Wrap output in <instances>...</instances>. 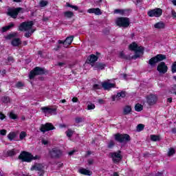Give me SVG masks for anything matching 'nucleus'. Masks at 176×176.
<instances>
[{
	"instance_id": "obj_1",
	"label": "nucleus",
	"mask_w": 176,
	"mask_h": 176,
	"mask_svg": "<svg viewBox=\"0 0 176 176\" xmlns=\"http://www.w3.org/2000/svg\"><path fill=\"white\" fill-rule=\"evenodd\" d=\"M19 160H22V162H26L27 163H30L32 160H36L39 159L38 155H36L34 157L31 153H28L26 151H23L19 156Z\"/></svg>"
},
{
	"instance_id": "obj_2",
	"label": "nucleus",
	"mask_w": 176,
	"mask_h": 176,
	"mask_svg": "<svg viewBox=\"0 0 176 176\" xmlns=\"http://www.w3.org/2000/svg\"><path fill=\"white\" fill-rule=\"evenodd\" d=\"M129 50L135 52V55L131 57V58L133 60H136V58L141 56L140 53H144V47L142 46L139 47L135 43H132L129 45Z\"/></svg>"
},
{
	"instance_id": "obj_3",
	"label": "nucleus",
	"mask_w": 176,
	"mask_h": 176,
	"mask_svg": "<svg viewBox=\"0 0 176 176\" xmlns=\"http://www.w3.org/2000/svg\"><path fill=\"white\" fill-rule=\"evenodd\" d=\"M116 24L118 27L127 28L130 25V19L127 17H118L116 19Z\"/></svg>"
},
{
	"instance_id": "obj_4",
	"label": "nucleus",
	"mask_w": 176,
	"mask_h": 176,
	"mask_svg": "<svg viewBox=\"0 0 176 176\" xmlns=\"http://www.w3.org/2000/svg\"><path fill=\"white\" fill-rule=\"evenodd\" d=\"M115 140L117 141V142H129V141H131V138H130V135L129 134H120V133H116L115 135Z\"/></svg>"
},
{
	"instance_id": "obj_5",
	"label": "nucleus",
	"mask_w": 176,
	"mask_h": 176,
	"mask_svg": "<svg viewBox=\"0 0 176 176\" xmlns=\"http://www.w3.org/2000/svg\"><path fill=\"white\" fill-rule=\"evenodd\" d=\"M32 25H34V22L32 21L23 22L19 25V31H31L32 29Z\"/></svg>"
},
{
	"instance_id": "obj_6",
	"label": "nucleus",
	"mask_w": 176,
	"mask_h": 176,
	"mask_svg": "<svg viewBox=\"0 0 176 176\" xmlns=\"http://www.w3.org/2000/svg\"><path fill=\"white\" fill-rule=\"evenodd\" d=\"M45 74V69L40 67H36L29 74L30 79H34L37 75Z\"/></svg>"
},
{
	"instance_id": "obj_7",
	"label": "nucleus",
	"mask_w": 176,
	"mask_h": 176,
	"mask_svg": "<svg viewBox=\"0 0 176 176\" xmlns=\"http://www.w3.org/2000/svg\"><path fill=\"white\" fill-rule=\"evenodd\" d=\"M163 60H166V55L157 54V56L151 58L148 60V64L151 66H153L157 64V63H160V61H163Z\"/></svg>"
},
{
	"instance_id": "obj_8",
	"label": "nucleus",
	"mask_w": 176,
	"mask_h": 176,
	"mask_svg": "<svg viewBox=\"0 0 176 176\" xmlns=\"http://www.w3.org/2000/svg\"><path fill=\"white\" fill-rule=\"evenodd\" d=\"M23 9L22 8H9L8 9L7 15L10 16V17H12V19H17V16L19 15V13H20V11Z\"/></svg>"
},
{
	"instance_id": "obj_9",
	"label": "nucleus",
	"mask_w": 176,
	"mask_h": 176,
	"mask_svg": "<svg viewBox=\"0 0 176 176\" xmlns=\"http://www.w3.org/2000/svg\"><path fill=\"white\" fill-rule=\"evenodd\" d=\"M50 155L52 159H58L63 156V151L57 148H54L50 151Z\"/></svg>"
},
{
	"instance_id": "obj_10",
	"label": "nucleus",
	"mask_w": 176,
	"mask_h": 176,
	"mask_svg": "<svg viewBox=\"0 0 176 176\" xmlns=\"http://www.w3.org/2000/svg\"><path fill=\"white\" fill-rule=\"evenodd\" d=\"M52 130H56V127L53 126V124L50 122H47L45 124H41L40 127V131L41 133H46V131H50Z\"/></svg>"
},
{
	"instance_id": "obj_11",
	"label": "nucleus",
	"mask_w": 176,
	"mask_h": 176,
	"mask_svg": "<svg viewBox=\"0 0 176 176\" xmlns=\"http://www.w3.org/2000/svg\"><path fill=\"white\" fill-rule=\"evenodd\" d=\"M31 171H38V175H43L45 174V167L41 164H35L30 168Z\"/></svg>"
},
{
	"instance_id": "obj_12",
	"label": "nucleus",
	"mask_w": 176,
	"mask_h": 176,
	"mask_svg": "<svg viewBox=\"0 0 176 176\" xmlns=\"http://www.w3.org/2000/svg\"><path fill=\"white\" fill-rule=\"evenodd\" d=\"M111 155L113 163L118 164L123 159V157L122 156V151H120L111 153Z\"/></svg>"
},
{
	"instance_id": "obj_13",
	"label": "nucleus",
	"mask_w": 176,
	"mask_h": 176,
	"mask_svg": "<svg viewBox=\"0 0 176 176\" xmlns=\"http://www.w3.org/2000/svg\"><path fill=\"white\" fill-rule=\"evenodd\" d=\"M162 13L163 10L161 8H155L148 11L147 14L149 17H160Z\"/></svg>"
},
{
	"instance_id": "obj_14",
	"label": "nucleus",
	"mask_w": 176,
	"mask_h": 176,
	"mask_svg": "<svg viewBox=\"0 0 176 176\" xmlns=\"http://www.w3.org/2000/svg\"><path fill=\"white\" fill-rule=\"evenodd\" d=\"M146 100L148 105H155L157 101V96L154 94H150L146 97Z\"/></svg>"
},
{
	"instance_id": "obj_15",
	"label": "nucleus",
	"mask_w": 176,
	"mask_h": 176,
	"mask_svg": "<svg viewBox=\"0 0 176 176\" xmlns=\"http://www.w3.org/2000/svg\"><path fill=\"white\" fill-rule=\"evenodd\" d=\"M168 69V67L167 65H166V63L161 62L157 67V71H159L160 74H166L167 72V70Z\"/></svg>"
},
{
	"instance_id": "obj_16",
	"label": "nucleus",
	"mask_w": 176,
	"mask_h": 176,
	"mask_svg": "<svg viewBox=\"0 0 176 176\" xmlns=\"http://www.w3.org/2000/svg\"><path fill=\"white\" fill-rule=\"evenodd\" d=\"M41 111L43 112V113H45L46 115V113H50V115H56V112L57 111L56 109H54V108H50L49 107H41Z\"/></svg>"
},
{
	"instance_id": "obj_17",
	"label": "nucleus",
	"mask_w": 176,
	"mask_h": 176,
	"mask_svg": "<svg viewBox=\"0 0 176 176\" xmlns=\"http://www.w3.org/2000/svg\"><path fill=\"white\" fill-rule=\"evenodd\" d=\"M126 97V92L122 91L118 93L116 95L112 96V101H119L121 98H124Z\"/></svg>"
},
{
	"instance_id": "obj_18",
	"label": "nucleus",
	"mask_w": 176,
	"mask_h": 176,
	"mask_svg": "<svg viewBox=\"0 0 176 176\" xmlns=\"http://www.w3.org/2000/svg\"><path fill=\"white\" fill-rule=\"evenodd\" d=\"M115 86H116L115 83H111L109 82V80L102 83V87L104 90H109L110 89L115 87Z\"/></svg>"
},
{
	"instance_id": "obj_19",
	"label": "nucleus",
	"mask_w": 176,
	"mask_h": 176,
	"mask_svg": "<svg viewBox=\"0 0 176 176\" xmlns=\"http://www.w3.org/2000/svg\"><path fill=\"white\" fill-rule=\"evenodd\" d=\"M88 13H94L96 16H100V14H102L101 10L100 8H90L87 10Z\"/></svg>"
},
{
	"instance_id": "obj_20",
	"label": "nucleus",
	"mask_w": 176,
	"mask_h": 176,
	"mask_svg": "<svg viewBox=\"0 0 176 176\" xmlns=\"http://www.w3.org/2000/svg\"><path fill=\"white\" fill-rule=\"evenodd\" d=\"M11 45L15 47H17L21 45V40L19 38H15L11 41Z\"/></svg>"
},
{
	"instance_id": "obj_21",
	"label": "nucleus",
	"mask_w": 176,
	"mask_h": 176,
	"mask_svg": "<svg viewBox=\"0 0 176 176\" xmlns=\"http://www.w3.org/2000/svg\"><path fill=\"white\" fill-rule=\"evenodd\" d=\"M14 27V23L11 22L8 25L4 26L1 28V32H6V31H9L11 28Z\"/></svg>"
},
{
	"instance_id": "obj_22",
	"label": "nucleus",
	"mask_w": 176,
	"mask_h": 176,
	"mask_svg": "<svg viewBox=\"0 0 176 176\" xmlns=\"http://www.w3.org/2000/svg\"><path fill=\"white\" fill-rule=\"evenodd\" d=\"M78 172L83 175H91V171L85 168H80Z\"/></svg>"
},
{
	"instance_id": "obj_23",
	"label": "nucleus",
	"mask_w": 176,
	"mask_h": 176,
	"mask_svg": "<svg viewBox=\"0 0 176 176\" xmlns=\"http://www.w3.org/2000/svg\"><path fill=\"white\" fill-rule=\"evenodd\" d=\"M89 61L91 63V64H94L98 60V57L94 54H91L89 56L88 58Z\"/></svg>"
},
{
	"instance_id": "obj_24",
	"label": "nucleus",
	"mask_w": 176,
	"mask_h": 176,
	"mask_svg": "<svg viewBox=\"0 0 176 176\" xmlns=\"http://www.w3.org/2000/svg\"><path fill=\"white\" fill-rule=\"evenodd\" d=\"M17 36H19V33L14 32L12 33H10V34L7 35L6 36V39H13V38H17Z\"/></svg>"
},
{
	"instance_id": "obj_25",
	"label": "nucleus",
	"mask_w": 176,
	"mask_h": 176,
	"mask_svg": "<svg viewBox=\"0 0 176 176\" xmlns=\"http://www.w3.org/2000/svg\"><path fill=\"white\" fill-rule=\"evenodd\" d=\"M74 41V36H70L69 37H67L66 39L65 40V43L66 44L67 47L72 43V41Z\"/></svg>"
},
{
	"instance_id": "obj_26",
	"label": "nucleus",
	"mask_w": 176,
	"mask_h": 176,
	"mask_svg": "<svg viewBox=\"0 0 176 176\" xmlns=\"http://www.w3.org/2000/svg\"><path fill=\"white\" fill-rule=\"evenodd\" d=\"M105 64L104 63H96L94 67V69H104L105 68Z\"/></svg>"
},
{
	"instance_id": "obj_27",
	"label": "nucleus",
	"mask_w": 176,
	"mask_h": 176,
	"mask_svg": "<svg viewBox=\"0 0 176 176\" xmlns=\"http://www.w3.org/2000/svg\"><path fill=\"white\" fill-rule=\"evenodd\" d=\"M131 112V106L126 105L123 109V114L129 115Z\"/></svg>"
},
{
	"instance_id": "obj_28",
	"label": "nucleus",
	"mask_w": 176,
	"mask_h": 176,
	"mask_svg": "<svg viewBox=\"0 0 176 176\" xmlns=\"http://www.w3.org/2000/svg\"><path fill=\"white\" fill-rule=\"evenodd\" d=\"M119 57L120 58H124V60H131L130 56L124 54V52H123V51L119 53Z\"/></svg>"
},
{
	"instance_id": "obj_29",
	"label": "nucleus",
	"mask_w": 176,
	"mask_h": 176,
	"mask_svg": "<svg viewBox=\"0 0 176 176\" xmlns=\"http://www.w3.org/2000/svg\"><path fill=\"white\" fill-rule=\"evenodd\" d=\"M63 14L66 19H71L72 17H74V12L71 11L65 12Z\"/></svg>"
},
{
	"instance_id": "obj_30",
	"label": "nucleus",
	"mask_w": 176,
	"mask_h": 176,
	"mask_svg": "<svg viewBox=\"0 0 176 176\" xmlns=\"http://www.w3.org/2000/svg\"><path fill=\"white\" fill-rule=\"evenodd\" d=\"M150 138L151 141L156 142V141H160V135H151Z\"/></svg>"
},
{
	"instance_id": "obj_31",
	"label": "nucleus",
	"mask_w": 176,
	"mask_h": 176,
	"mask_svg": "<svg viewBox=\"0 0 176 176\" xmlns=\"http://www.w3.org/2000/svg\"><path fill=\"white\" fill-rule=\"evenodd\" d=\"M17 150L12 148V150H9L7 151L8 156H14L16 153H17Z\"/></svg>"
},
{
	"instance_id": "obj_32",
	"label": "nucleus",
	"mask_w": 176,
	"mask_h": 176,
	"mask_svg": "<svg viewBox=\"0 0 176 176\" xmlns=\"http://www.w3.org/2000/svg\"><path fill=\"white\" fill-rule=\"evenodd\" d=\"M155 28H157L160 30L162 28H164V23L163 22H158L154 25Z\"/></svg>"
},
{
	"instance_id": "obj_33",
	"label": "nucleus",
	"mask_w": 176,
	"mask_h": 176,
	"mask_svg": "<svg viewBox=\"0 0 176 176\" xmlns=\"http://www.w3.org/2000/svg\"><path fill=\"white\" fill-rule=\"evenodd\" d=\"M142 109H144V107L141 104L138 103L135 104V110L137 111V112H141Z\"/></svg>"
},
{
	"instance_id": "obj_34",
	"label": "nucleus",
	"mask_w": 176,
	"mask_h": 176,
	"mask_svg": "<svg viewBox=\"0 0 176 176\" xmlns=\"http://www.w3.org/2000/svg\"><path fill=\"white\" fill-rule=\"evenodd\" d=\"M8 138L10 141H13L16 138V133L11 132L8 135Z\"/></svg>"
},
{
	"instance_id": "obj_35",
	"label": "nucleus",
	"mask_w": 176,
	"mask_h": 176,
	"mask_svg": "<svg viewBox=\"0 0 176 176\" xmlns=\"http://www.w3.org/2000/svg\"><path fill=\"white\" fill-rule=\"evenodd\" d=\"M74 131H72V129H69L65 131V134H66L67 137H68V138H71V137H72V135H74Z\"/></svg>"
},
{
	"instance_id": "obj_36",
	"label": "nucleus",
	"mask_w": 176,
	"mask_h": 176,
	"mask_svg": "<svg viewBox=\"0 0 176 176\" xmlns=\"http://www.w3.org/2000/svg\"><path fill=\"white\" fill-rule=\"evenodd\" d=\"M85 121V118L83 117H76L75 118V122L78 124V123H82V122Z\"/></svg>"
},
{
	"instance_id": "obj_37",
	"label": "nucleus",
	"mask_w": 176,
	"mask_h": 176,
	"mask_svg": "<svg viewBox=\"0 0 176 176\" xmlns=\"http://www.w3.org/2000/svg\"><path fill=\"white\" fill-rule=\"evenodd\" d=\"M34 32H35V30H28V32L25 34V36L26 38H30V36H31Z\"/></svg>"
},
{
	"instance_id": "obj_38",
	"label": "nucleus",
	"mask_w": 176,
	"mask_h": 176,
	"mask_svg": "<svg viewBox=\"0 0 176 176\" xmlns=\"http://www.w3.org/2000/svg\"><path fill=\"white\" fill-rule=\"evenodd\" d=\"M1 101L6 104L10 102V98L9 96H4L1 98Z\"/></svg>"
},
{
	"instance_id": "obj_39",
	"label": "nucleus",
	"mask_w": 176,
	"mask_h": 176,
	"mask_svg": "<svg viewBox=\"0 0 176 176\" xmlns=\"http://www.w3.org/2000/svg\"><path fill=\"white\" fill-rule=\"evenodd\" d=\"M47 3H49L47 1L42 0L40 1L39 6L41 8H45V6H47Z\"/></svg>"
},
{
	"instance_id": "obj_40",
	"label": "nucleus",
	"mask_w": 176,
	"mask_h": 176,
	"mask_svg": "<svg viewBox=\"0 0 176 176\" xmlns=\"http://www.w3.org/2000/svg\"><path fill=\"white\" fill-rule=\"evenodd\" d=\"M27 137V133L25 131H21L19 134L20 140H24Z\"/></svg>"
},
{
	"instance_id": "obj_41",
	"label": "nucleus",
	"mask_w": 176,
	"mask_h": 176,
	"mask_svg": "<svg viewBox=\"0 0 176 176\" xmlns=\"http://www.w3.org/2000/svg\"><path fill=\"white\" fill-rule=\"evenodd\" d=\"M15 86L16 87H17V89H21V87H24V82L19 81L18 82H16Z\"/></svg>"
},
{
	"instance_id": "obj_42",
	"label": "nucleus",
	"mask_w": 176,
	"mask_h": 176,
	"mask_svg": "<svg viewBox=\"0 0 176 176\" xmlns=\"http://www.w3.org/2000/svg\"><path fill=\"white\" fill-rule=\"evenodd\" d=\"M114 13H120V14H124L126 13V10L116 9L114 10Z\"/></svg>"
},
{
	"instance_id": "obj_43",
	"label": "nucleus",
	"mask_w": 176,
	"mask_h": 176,
	"mask_svg": "<svg viewBox=\"0 0 176 176\" xmlns=\"http://www.w3.org/2000/svg\"><path fill=\"white\" fill-rule=\"evenodd\" d=\"M145 126L142 124H139L137 126L138 131H142Z\"/></svg>"
},
{
	"instance_id": "obj_44",
	"label": "nucleus",
	"mask_w": 176,
	"mask_h": 176,
	"mask_svg": "<svg viewBox=\"0 0 176 176\" xmlns=\"http://www.w3.org/2000/svg\"><path fill=\"white\" fill-rule=\"evenodd\" d=\"M113 146H115V142L110 140L108 144V148L111 149V148H113Z\"/></svg>"
},
{
	"instance_id": "obj_45",
	"label": "nucleus",
	"mask_w": 176,
	"mask_h": 176,
	"mask_svg": "<svg viewBox=\"0 0 176 176\" xmlns=\"http://www.w3.org/2000/svg\"><path fill=\"white\" fill-rule=\"evenodd\" d=\"M175 153V150L174 148H170L168 152V156H173Z\"/></svg>"
},
{
	"instance_id": "obj_46",
	"label": "nucleus",
	"mask_w": 176,
	"mask_h": 176,
	"mask_svg": "<svg viewBox=\"0 0 176 176\" xmlns=\"http://www.w3.org/2000/svg\"><path fill=\"white\" fill-rule=\"evenodd\" d=\"M9 116H10V119H13V120H14L17 118V115L14 114V113L13 111H11L10 113Z\"/></svg>"
},
{
	"instance_id": "obj_47",
	"label": "nucleus",
	"mask_w": 176,
	"mask_h": 176,
	"mask_svg": "<svg viewBox=\"0 0 176 176\" xmlns=\"http://www.w3.org/2000/svg\"><path fill=\"white\" fill-rule=\"evenodd\" d=\"M94 108H96V105H94V104L91 103L87 105V109L89 111H90V109H94Z\"/></svg>"
},
{
	"instance_id": "obj_48",
	"label": "nucleus",
	"mask_w": 176,
	"mask_h": 176,
	"mask_svg": "<svg viewBox=\"0 0 176 176\" xmlns=\"http://www.w3.org/2000/svg\"><path fill=\"white\" fill-rule=\"evenodd\" d=\"M172 72L173 74L176 72V62H175L172 65Z\"/></svg>"
},
{
	"instance_id": "obj_49",
	"label": "nucleus",
	"mask_w": 176,
	"mask_h": 176,
	"mask_svg": "<svg viewBox=\"0 0 176 176\" xmlns=\"http://www.w3.org/2000/svg\"><path fill=\"white\" fill-rule=\"evenodd\" d=\"M58 43L59 45H63L64 47H67V45L65 44V41H61V40H58Z\"/></svg>"
},
{
	"instance_id": "obj_50",
	"label": "nucleus",
	"mask_w": 176,
	"mask_h": 176,
	"mask_svg": "<svg viewBox=\"0 0 176 176\" xmlns=\"http://www.w3.org/2000/svg\"><path fill=\"white\" fill-rule=\"evenodd\" d=\"M6 118V116L5 114L2 113V112H0V120H3V119Z\"/></svg>"
},
{
	"instance_id": "obj_51",
	"label": "nucleus",
	"mask_w": 176,
	"mask_h": 176,
	"mask_svg": "<svg viewBox=\"0 0 176 176\" xmlns=\"http://www.w3.org/2000/svg\"><path fill=\"white\" fill-rule=\"evenodd\" d=\"M171 14H172L173 19H176V12H175V10H172Z\"/></svg>"
},
{
	"instance_id": "obj_52",
	"label": "nucleus",
	"mask_w": 176,
	"mask_h": 176,
	"mask_svg": "<svg viewBox=\"0 0 176 176\" xmlns=\"http://www.w3.org/2000/svg\"><path fill=\"white\" fill-rule=\"evenodd\" d=\"M6 130L2 129L0 131L1 135H6Z\"/></svg>"
},
{
	"instance_id": "obj_53",
	"label": "nucleus",
	"mask_w": 176,
	"mask_h": 176,
	"mask_svg": "<svg viewBox=\"0 0 176 176\" xmlns=\"http://www.w3.org/2000/svg\"><path fill=\"white\" fill-rule=\"evenodd\" d=\"M94 90H98V89H100V85H97V84H95V85H94Z\"/></svg>"
},
{
	"instance_id": "obj_54",
	"label": "nucleus",
	"mask_w": 176,
	"mask_h": 176,
	"mask_svg": "<svg viewBox=\"0 0 176 176\" xmlns=\"http://www.w3.org/2000/svg\"><path fill=\"white\" fill-rule=\"evenodd\" d=\"M134 3L137 5L138 3H141L142 2V0H133Z\"/></svg>"
},
{
	"instance_id": "obj_55",
	"label": "nucleus",
	"mask_w": 176,
	"mask_h": 176,
	"mask_svg": "<svg viewBox=\"0 0 176 176\" xmlns=\"http://www.w3.org/2000/svg\"><path fill=\"white\" fill-rule=\"evenodd\" d=\"M94 163V160H91V159L88 160V164H89V165H91V164H93Z\"/></svg>"
},
{
	"instance_id": "obj_56",
	"label": "nucleus",
	"mask_w": 176,
	"mask_h": 176,
	"mask_svg": "<svg viewBox=\"0 0 176 176\" xmlns=\"http://www.w3.org/2000/svg\"><path fill=\"white\" fill-rule=\"evenodd\" d=\"M72 101L73 102H78V101H79V100L78 99V98H73L72 99Z\"/></svg>"
},
{
	"instance_id": "obj_57",
	"label": "nucleus",
	"mask_w": 176,
	"mask_h": 176,
	"mask_svg": "<svg viewBox=\"0 0 176 176\" xmlns=\"http://www.w3.org/2000/svg\"><path fill=\"white\" fill-rule=\"evenodd\" d=\"M151 156V153H146L144 154V157H149Z\"/></svg>"
},
{
	"instance_id": "obj_58",
	"label": "nucleus",
	"mask_w": 176,
	"mask_h": 176,
	"mask_svg": "<svg viewBox=\"0 0 176 176\" xmlns=\"http://www.w3.org/2000/svg\"><path fill=\"white\" fill-rule=\"evenodd\" d=\"M61 49V45H57L56 47H55L54 50H56V52L60 50Z\"/></svg>"
},
{
	"instance_id": "obj_59",
	"label": "nucleus",
	"mask_w": 176,
	"mask_h": 176,
	"mask_svg": "<svg viewBox=\"0 0 176 176\" xmlns=\"http://www.w3.org/2000/svg\"><path fill=\"white\" fill-rule=\"evenodd\" d=\"M58 65L59 67H64V65H65V63L60 62V63H58Z\"/></svg>"
},
{
	"instance_id": "obj_60",
	"label": "nucleus",
	"mask_w": 176,
	"mask_h": 176,
	"mask_svg": "<svg viewBox=\"0 0 176 176\" xmlns=\"http://www.w3.org/2000/svg\"><path fill=\"white\" fill-rule=\"evenodd\" d=\"M42 144H43L44 145H47V144H49V142H47V140H43L42 141Z\"/></svg>"
},
{
	"instance_id": "obj_61",
	"label": "nucleus",
	"mask_w": 176,
	"mask_h": 176,
	"mask_svg": "<svg viewBox=\"0 0 176 176\" xmlns=\"http://www.w3.org/2000/svg\"><path fill=\"white\" fill-rule=\"evenodd\" d=\"M72 9H74V10H78V8L76 6H72Z\"/></svg>"
},
{
	"instance_id": "obj_62",
	"label": "nucleus",
	"mask_w": 176,
	"mask_h": 176,
	"mask_svg": "<svg viewBox=\"0 0 176 176\" xmlns=\"http://www.w3.org/2000/svg\"><path fill=\"white\" fill-rule=\"evenodd\" d=\"M8 61H12L13 60V57L10 56L8 58Z\"/></svg>"
},
{
	"instance_id": "obj_63",
	"label": "nucleus",
	"mask_w": 176,
	"mask_h": 176,
	"mask_svg": "<svg viewBox=\"0 0 176 176\" xmlns=\"http://www.w3.org/2000/svg\"><path fill=\"white\" fill-rule=\"evenodd\" d=\"M172 132H173L174 134H175V133H176V128L172 129Z\"/></svg>"
},
{
	"instance_id": "obj_64",
	"label": "nucleus",
	"mask_w": 176,
	"mask_h": 176,
	"mask_svg": "<svg viewBox=\"0 0 176 176\" xmlns=\"http://www.w3.org/2000/svg\"><path fill=\"white\" fill-rule=\"evenodd\" d=\"M172 3H173V5H175V6H176V0H171Z\"/></svg>"
}]
</instances>
